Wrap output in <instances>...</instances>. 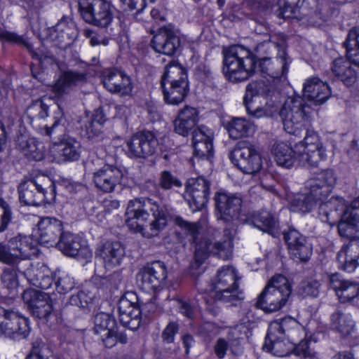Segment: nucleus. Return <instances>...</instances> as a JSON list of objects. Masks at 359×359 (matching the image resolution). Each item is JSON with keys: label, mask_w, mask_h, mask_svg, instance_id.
<instances>
[{"label": "nucleus", "mask_w": 359, "mask_h": 359, "mask_svg": "<svg viewBox=\"0 0 359 359\" xmlns=\"http://www.w3.org/2000/svg\"><path fill=\"white\" fill-rule=\"evenodd\" d=\"M126 216L130 229L150 238L157 236L166 226L168 212L165 206L153 199L141 198L129 201Z\"/></svg>", "instance_id": "f257e3e1"}, {"label": "nucleus", "mask_w": 359, "mask_h": 359, "mask_svg": "<svg viewBox=\"0 0 359 359\" xmlns=\"http://www.w3.org/2000/svg\"><path fill=\"white\" fill-rule=\"evenodd\" d=\"M359 224V196L346 206L337 225L339 235L349 240L337 255L339 269L353 272L359 266V236H355Z\"/></svg>", "instance_id": "f03ea898"}, {"label": "nucleus", "mask_w": 359, "mask_h": 359, "mask_svg": "<svg viewBox=\"0 0 359 359\" xmlns=\"http://www.w3.org/2000/svg\"><path fill=\"white\" fill-rule=\"evenodd\" d=\"M314 79L310 78L304 84L302 98L289 97L284 103L280 116L284 130L289 134L297 135L302 122L307 121L313 113L314 105Z\"/></svg>", "instance_id": "7ed1b4c3"}, {"label": "nucleus", "mask_w": 359, "mask_h": 359, "mask_svg": "<svg viewBox=\"0 0 359 359\" xmlns=\"http://www.w3.org/2000/svg\"><path fill=\"white\" fill-rule=\"evenodd\" d=\"M346 56L335 58L330 65V77L333 82H341L346 88L353 87L358 73L352 65L359 67V27H352L344 42Z\"/></svg>", "instance_id": "20e7f679"}, {"label": "nucleus", "mask_w": 359, "mask_h": 359, "mask_svg": "<svg viewBox=\"0 0 359 359\" xmlns=\"http://www.w3.org/2000/svg\"><path fill=\"white\" fill-rule=\"evenodd\" d=\"M243 298V293L238 290L236 269L229 266L218 271L212 281L211 290L202 296L207 309L213 313L216 312L214 306L217 302L233 304Z\"/></svg>", "instance_id": "39448f33"}, {"label": "nucleus", "mask_w": 359, "mask_h": 359, "mask_svg": "<svg viewBox=\"0 0 359 359\" xmlns=\"http://www.w3.org/2000/svg\"><path fill=\"white\" fill-rule=\"evenodd\" d=\"M223 72L230 81L236 83L247 80L252 74L255 60L253 53L241 45L224 47L222 50Z\"/></svg>", "instance_id": "423d86ee"}, {"label": "nucleus", "mask_w": 359, "mask_h": 359, "mask_svg": "<svg viewBox=\"0 0 359 359\" xmlns=\"http://www.w3.org/2000/svg\"><path fill=\"white\" fill-rule=\"evenodd\" d=\"M291 293L288 279L280 274L275 275L258 296L256 306L266 313L278 311L286 305Z\"/></svg>", "instance_id": "0eeeda50"}, {"label": "nucleus", "mask_w": 359, "mask_h": 359, "mask_svg": "<svg viewBox=\"0 0 359 359\" xmlns=\"http://www.w3.org/2000/svg\"><path fill=\"white\" fill-rule=\"evenodd\" d=\"M18 193L20 202L26 205L39 206L45 202L49 203L55 198V186L45 177L22 182Z\"/></svg>", "instance_id": "6e6552de"}, {"label": "nucleus", "mask_w": 359, "mask_h": 359, "mask_svg": "<svg viewBox=\"0 0 359 359\" xmlns=\"http://www.w3.org/2000/svg\"><path fill=\"white\" fill-rule=\"evenodd\" d=\"M215 201L218 219L233 226L249 222L250 216L243 208V200L240 196L218 192L215 196Z\"/></svg>", "instance_id": "1a4fd4ad"}, {"label": "nucleus", "mask_w": 359, "mask_h": 359, "mask_svg": "<svg viewBox=\"0 0 359 359\" xmlns=\"http://www.w3.org/2000/svg\"><path fill=\"white\" fill-rule=\"evenodd\" d=\"M272 332L269 327L263 349L272 353L274 355L278 357H285L288 355L291 352H294L295 355L302 357L309 358L311 356L309 350V343L312 341V335L297 344L296 341H291L288 339H285L283 336L278 334V332Z\"/></svg>", "instance_id": "9d476101"}, {"label": "nucleus", "mask_w": 359, "mask_h": 359, "mask_svg": "<svg viewBox=\"0 0 359 359\" xmlns=\"http://www.w3.org/2000/svg\"><path fill=\"white\" fill-rule=\"evenodd\" d=\"M82 18L97 27L107 28L114 19V8L106 0H79Z\"/></svg>", "instance_id": "9b49d317"}, {"label": "nucleus", "mask_w": 359, "mask_h": 359, "mask_svg": "<svg viewBox=\"0 0 359 359\" xmlns=\"http://www.w3.org/2000/svg\"><path fill=\"white\" fill-rule=\"evenodd\" d=\"M263 46L266 48L277 49L278 56L271 59L270 57L262 58L259 61V67L262 74L271 78H280L287 73L288 62L286 58L285 48L286 39L284 36L280 37L273 36L268 42H264Z\"/></svg>", "instance_id": "f8f14e48"}, {"label": "nucleus", "mask_w": 359, "mask_h": 359, "mask_svg": "<svg viewBox=\"0 0 359 359\" xmlns=\"http://www.w3.org/2000/svg\"><path fill=\"white\" fill-rule=\"evenodd\" d=\"M323 280L327 288L334 292L340 304L352 305L359 299V283L345 279L337 272L324 273Z\"/></svg>", "instance_id": "ddd939ff"}, {"label": "nucleus", "mask_w": 359, "mask_h": 359, "mask_svg": "<svg viewBox=\"0 0 359 359\" xmlns=\"http://www.w3.org/2000/svg\"><path fill=\"white\" fill-rule=\"evenodd\" d=\"M231 162L245 174L258 172L262 167L260 154L250 142H239L230 154Z\"/></svg>", "instance_id": "4468645a"}, {"label": "nucleus", "mask_w": 359, "mask_h": 359, "mask_svg": "<svg viewBox=\"0 0 359 359\" xmlns=\"http://www.w3.org/2000/svg\"><path fill=\"white\" fill-rule=\"evenodd\" d=\"M30 332L29 320L0 306V333L15 340L25 339Z\"/></svg>", "instance_id": "2eb2a0df"}, {"label": "nucleus", "mask_w": 359, "mask_h": 359, "mask_svg": "<svg viewBox=\"0 0 359 359\" xmlns=\"http://www.w3.org/2000/svg\"><path fill=\"white\" fill-rule=\"evenodd\" d=\"M158 147V140L150 131L134 134L126 142V154L130 158H146L154 155Z\"/></svg>", "instance_id": "dca6fc26"}, {"label": "nucleus", "mask_w": 359, "mask_h": 359, "mask_svg": "<svg viewBox=\"0 0 359 359\" xmlns=\"http://www.w3.org/2000/svg\"><path fill=\"white\" fill-rule=\"evenodd\" d=\"M123 170L116 165L104 164L91 172V180L95 188L102 193H112L122 184Z\"/></svg>", "instance_id": "f3484780"}, {"label": "nucleus", "mask_w": 359, "mask_h": 359, "mask_svg": "<svg viewBox=\"0 0 359 359\" xmlns=\"http://www.w3.org/2000/svg\"><path fill=\"white\" fill-rule=\"evenodd\" d=\"M120 323L130 330L137 329L141 323L142 309L137 296L128 293L123 296L118 303Z\"/></svg>", "instance_id": "a211bd4d"}, {"label": "nucleus", "mask_w": 359, "mask_h": 359, "mask_svg": "<svg viewBox=\"0 0 359 359\" xmlns=\"http://www.w3.org/2000/svg\"><path fill=\"white\" fill-rule=\"evenodd\" d=\"M210 186V182L203 177L188 180L184 197L193 212L201 210L208 203Z\"/></svg>", "instance_id": "6ab92c4d"}, {"label": "nucleus", "mask_w": 359, "mask_h": 359, "mask_svg": "<svg viewBox=\"0 0 359 359\" xmlns=\"http://www.w3.org/2000/svg\"><path fill=\"white\" fill-rule=\"evenodd\" d=\"M57 246L65 255L76 257L86 263L93 258V252L86 241L69 232L63 233Z\"/></svg>", "instance_id": "aec40b11"}, {"label": "nucleus", "mask_w": 359, "mask_h": 359, "mask_svg": "<svg viewBox=\"0 0 359 359\" xmlns=\"http://www.w3.org/2000/svg\"><path fill=\"white\" fill-rule=\"evenodd\" d=\"M212 253L224 260L229 259L232 254V241L229 238L222 242L212 243L207 239L196 243L194 252L196 264L200 266Z\"/></svg>", "instance_id": "412c9836"}, {"label": "nucleus", "mask_w": 359, "mask_h": 359, "mask_svg": "<svg viewBox=\"0 0 359 359\" xmlns=\"http://www.w3.org/2000/svg\"><path fill=\"white\" fill-rule=\"evenodd\" d=\"M290 257L296 262H306L312 255V245L297 230L290 228L283 233Z\"/></svg>", "instance_id": "4be33fe9"}, {"label": "nucleus", "mask_w": 359, "mask_h": 359, "mask_svg": "<svg viewBox=\"0 0 359 359\" xmlns=\"http://www.w3.org/2000/svg\"><path fill=\"white\" fill-rule=\"evenodd\" d=\"M125 255V250L118 241H107L99 243L96 248L95 258L103 264L106 270L118 266Z\"/></svg>", "instance_id": "5701e85b"}, {"label": "nucleus", "mask_w": 359, "mask_h": 359, "mask_svg": "<svg viewBox=\"0 0 359 359\" xmlns=\"http://www.w3.org/2000/svg\"><path fill=\"white\" fill-rule=\"evenodd\" d=\"M166 276L167 271L165 264L157 261L144 267L137 274V280L140 282L142 290L151 292L158 288Z\"/></svg>", "instance_id": "b1692460"}, {"label": "nucleus", "mask_w": 359, "mask_h": 359, "mask_svg": "<svg viewBox=\"0 0 359 359\" xmlns=\"http://www.w3.org/2000/svg\"><path fill=\"white\" fill-rule=\"evenodd\" d=\"M180 46L179 36L168 27L160 28L151 41V46L156 53L169 56L173 55Z\"/></svg>", "instance_id": "393cba45"}, {"label": "nucleus", "mask_w": 359, "mask_h": 359, "mask_svg": "<svg viewBox=\"0 0 359 359\" xmlns=\"http://www.w3.org/2000/svg\"><path fill=\"white\" fill-rule=\"evenodd\" d=\"M102 81L104 88L111 93L128 95L133 90L130 76L116 69H106L102 74Z\"/></svg>", "instance_id": "a878e982"}, {"label": "nucleus", "mask_w": 359, "mask_h": 359, "mask_svg": "<svg viewBox=\"0 0 359 359\" xmlns=\"http://www.w3.org/2000/svg\"><path fill=\"white\" fill-rule=\"evenodd\" d=\"M22 297L34 316L39 319H48L52 313L53 306L50 299L46 293L27 291L24 292Z\"/></svg>", "instance_id": "bb28decb"}, {"label": "nucleus", "mask_w": 359, "mask_h": 359, "mask_svg": "<svg viewBox=\"0 0 359 359\" xmlns=\"http://www.w3.org/2000/svg\"><path fill=\"white\" fill-rule=\"evenodd\" d=\"M53 161L60 163L65 161H75L81 156V144L73 138H67L59 143H53L49 149Z\"/></svg>", "instance_id": "cd10ccee"}, {"label": "nucleus", "mask_w": 359, "mask_h": 359, "mask_svg": "<svg viewBox=\"0 0 359 359\" xmlns=\"http://www.w3.org/2000/svg\"><path fill=\"white\" fill-rule=\"evenodd\" d=\"M62 222L55 218L46 217L38 223L39 241L41 244L48 246L57 245L64 232Z\"/></svg>", "instance_id": "c85d7f7f"}, {"label": "nucleus", "mask_w": 359, "mask_h": 359, "mask_svg": "<svg viewBox=\"0 0 359 359\" xmlns=\"http://www.w3.org/2000/svg\"><path fill=\"white\" fill-rule=\"evenodd\" d=\"M87 81V74L84 72L68 70L62 72L53 87V91L57 97L69 95L76 88Z\"/></svg>", "instance_id": "c756f323"}, {"label": "nucleus", "mask_w": 359, "mask_h": 359, "mask_svg": "<svg viewBox=\"0 0 359 359\" xmlns=\"http://www.w3.org/2000/svg\"><path fill=\"white\" fill-rule=\"evenodd\" d=\"M76 36L74 22L69 16H63L57 23L50 29V39L57 46H67L71 43Z\"/></svg>", "instance_id": "7c9ffc66"}, {"label": "nucleus", "mask_w": 359, "mask_h": 359, "mask_svg": "<svg viewBox=\"0 0 359 359\" xmlns=\"http://www.w3.org/2000/svg\"><path fill=\"white\" fill-rule=\"evenodd\" d=\"M262 86V83L256 81L250 83L247 86L246 93L243 99V102L248 114L257 118L271 115V113L267 109L257 104L263 93Z\"/></svg>", "instance_id": "2f4dec72"}, {"label": "nucleus", "mask_w": 359, "mask_h": 359, "mask_svg": "<svg viewBox=\"0 0 359 359\" xmlns=\"http://www.w3.org/2000/svg\"><path fill=\"white\" fill-rule=\"evenodd\" d=\"M329 328L340 338L346 339L352 337L356 330V325L351 313L337 310L330 315Z\"/></svg>", "instance_id": "473e14b6"}, {"label": "nucleus", "mask_w": 359, "mask_h": 359, "mask_svg": "<svg viewBox=\"0 0 359 359\" xmlns=\"http://www.w3.org/2000/svg\"><path fill=\"white\" fill-rule=\"evenodd\" d=\"M9 243L11 250L18 256V262L32 259L39 252L36 242L29 236L18 235L11 238Z\"/></svg>", "instance_id": "72a5a7b5"}, {"label": "nucleus", "mask_w": 359, "mask_h": 359, "mask_svg": "<svg viewBox=\"0 0 359 359\" xmlns=\"http://www.w3.org/2000/svg\"><path fill=\"white\" fill-rule=\"evenodd\" d=\"M116 328V321L106 313H97L94 318V331L99 334L106 347L111 348L114 346V338L109 337L114 333Z\"/></svg>", "instance_id": "f704fd0d"}, {"label": "nucleus", "mask_w": 359, "mask_h": 359, "mask_svg": "<svg viewBox=\"0 0 359 359\" xmlns=\"http://www.w3.org/2000/svg\"><path fill=\"white\" fill-rule=\"evenodd\" d=\"M198 121V111L194 107L185 106L182 109L174 121L175 131L182 135L187 136Z\"/></svg>", "instance_id": "c9c22d12"}, {"label": "nucleus", "mask_w": 359, "mask_h": 359, "mask_svg": "<svg viewBox=\"0 0 359 359\" xmlns=\"http://www.w3.org/2000/svg\"><path fill=\"white\" fill-rule=\"evenodd\" d=\"M269 327L271 328V334H273V332H278V334L285 338L287 337L291 341H296V343L302 332V325L291 317L285 318L280 321L272 322Z\"/></svg>", "instance_id": "e433bc0d"}, {"label": "nucleus", "mask_w": 359, "mask_h": 359, "mask_svg": "<svg viewBox=\"0 0 359 359\" xmlns=\"http://www.w3.org/2000/svg\"><path fill=\"white\" fill-rule=\"evenodd\" d=\"M229 137L237 140L252 135L256 130L255 126L244 118L233 117L225 126Z\"/></svg>", "instance_id": "4c0bfd02"}, {"label": "nucleus", "mask_w": 359, "mask_h": 359, "mask_svg": "<svg viewBox=\"0 0 359 359\" xmlns=\"http://www.w3.org/2000/svg\"><path fill=\"white\" fill-rule=\"evenodd\" d=\"M248 223L272 236L276 235L278 233V220L271 212L266 210L257 212L253 216L250 217V220Z\"/></svg>", "instance_id": "58836bf2"}, {"label": "nucleus", "mask_w": 359, "mask_h": 359, "mask_svg": "<svg viewBox=\"0 0 359 359\" xmlns=\"http://www.w3.org/2000/svg\"><path fill=\"white\" fill-rule=\"evenodd\" d=\"M302 0H271V8H275L279 18H297Z\"/></svg>", "instance_id": "ea45409f"}, {"label": "nucleus", "mask_w": 359, "mask_h": 359, "mask_svg": "<svg viewBox=\"0 0 359 359\" xmlns=\"http://www.w3.org/2000/svg\"><path fill=\"white\" fill-rule=\"evenodd\" d=\"M164 100L166 103L178 105L182 102L188 94L189 84L182 82V85L177 83H161Z\"/></svg>", "instance_id": "a19ab883"}, {"label": "nucleus", "mask_w": 359, "mask_h": 359, "mask_svg": "<svg viewBox=\"0 0 359 359\" xmlns=\"http://www.w3.org/2000/svg\"><path fill=\"white\" fill-rule=\"evenodd\" d=\"M182 82L189 84L187 72L181 65L172 60L165 67L161 83L182 85Z\"/></svg>", "instance_id": "79ce46f5"}, {"label": "nucleus", "mask_w": 359, "mask_h": 359, "mask_svg": "<svg viewBox=\"0 0 359 359\" xmlns=\"http://www.w3.org/2000/svg\"><path fill=\"white\" fill-rule=\"evenodd\" d=\"M313 184L312 180L309 181L306 187H309V190L297 194L292 200L291 208L293 211L307 213L312 210L314 203V195L312 190Z\"/></svg>", "instance_id": "37998d69"}, {"label": "nucleus", "mask_w": 359, "mask_h": 359, "mask_svg": "<svg viewBox=\"0 0 359 359\" xmlns=\"http://www.w3.org/2000/svg\"><path fill=\"white\" fill-rule=\"evenodd\" d=\"M274 155L277 163L285 168H291L295 162L294 151L287 144L281 142L277 144L273 148Z\"/></svg>", "instance_id": "c03bdc74"}, {"label": "nucleus", "mask_w": 359, "mask_h": 359, "mask_svg": "<svg viewBox=\"0 0 359 359\" xmlns=\"http://www.w3.org/2000/svg\"><path fill=\"white\" fill-rule=\"evenodd\" d=\"M337 182V178L334 176V171L331 169H325L320 172L316 171V196L318 194V190L325 189L326 195L332 192Z\"/></svg>", "instance_id": "a18cd8bd"}, {"label": "nucleus", "mask_w": 359, "mask_h": 359, "mask_svg": "<svg viewBox=\"0 0 359 359\" xmlns=\"http://www.w3.org/2000/svg\"><path fill=\"white\" fill-rule=\"evenodd\" d=\"M19 147L21 152L28 159L41 161L43 158V147L34 138L22 141Z\"/></svg>", "instance_id": "49530a36"}, {"label": "nucleus", "mask_w": 359, "mask_h": 359, "mask_svg": "<svg viewBox=\"0 0 359 359\" xmlns=\"http://www.w3.org/2000/svg\"><path fill=\"white\" fill-rule=\"evenodd\" d=\"M29 275L32 284L42 290L49 289L53 284V278L46 267L33 271L32 274Z\"/></svg>", "instance_id": "de8ad7c7"}, {"label": "nucleus", "mask_w": 359, "mask_h": 359, "mask_svg": "<svg viewBox=\"0 0 359 359\" xmlns=\"http://www.w3.org/2000/svg\"><path fill=\"white\" fill-rule=\"evenodd\" d=\"M98 113L102 114V109L99 108L95 111L93 118L88 119L82 129L83 135L88 139L97 136L101 131V126L104 123V120L102 117L97 118Z\"/></svg>", "instance_id": "09e8293b"}, {"label": "nucleus", "mask_w": 359, "mask_h": 359, "mask_svg": "<svg viewBox=\"0 0 359 359\" xmlns=\"http://www.w3.org/2000/svg\"><path fill=\"white\" fill-rule=\"evenodd\" d=\"M54 122L51 126H46L41 128V134L51 137L53 135L57 134L64 130L67 122L63 111L59 107L55 111Z\"/></svg>", "instance_id": "8fccbe9b"}, {"label": "nucleus", "mask_w": 359, "mask_h": 359, "mask_svg": "<svg viewBox=\"0 0 359 359\" xmlns=\"http://www.w3.org/2000/svg\"><path fill=\"white\" fill-rule=\"evenodd\" d=\"M313 135V130H308L306 135L302 142V144L304 147V149L300 154L299 160L303 163L304 165H308L311 167L312 166V163L310 160L313 158V151L310 147H312L314 143Z\"/></svg>", "instance_id": "3c124183"}, {"label": "nucleus", "mask_w": 359, "mask_h": 359, "mask_svg": "<svg viewBox=\"0 0 359 359\" xmlns=\"http://www.w3.org/2000/svg\"><path fill=\"white\" fill-rule=\"evenodd\" d=\"M26 359H59L46 344L35 342Z\"/></svg>", "instance_id": "603ef678"}, {"label": "nucleus", "mask_w": 359, "mask_h": 359, "mask_svg": "<svg viewBox=\"0 0 359 359\" xmlns=\"http://www.w3.org/2000/svg\"><path fill=\"white\" fill-rule=\"evenodd\" d=\"M54 278L55 287L59 293H67L74 287L73 279L65 272H55Z\"/></svg>", "instance_id": "864d4df0"}, {"label": "nucleus", "mask_w": 359, "mask_h": 359, "mask_svg": "<svg viewBox=\"0 0 359 359\" xmlns=\"http://www.w3.org/2000/svg\"><path fill=\"white\" fill-rule=\"evenodd\" d=\"M316 106L325 103L332 95V90L327 82H323L316 76Z\"/></svg>", "instance_id": "5fc2aeb1"}, {"label": "nucleus", "mask_w": 359, "mask_h": 359, "mask_svg": "<svg viewBox=\"0 0 359 359\" xmlns=\"http://www.w3.org/2000/svg\"><path fill=\"white\" fill-rule=\"evenodd\" d=\"M175 224L179 226L184 233L190 236L189 241L196 243L198 234V226L196 223L189 222L182 217L177 216L175 218Z\"/></svg>", "instance_id": "6e6d98bb"}, {"label": "nucleus", "mask_w": 359, "mask_h": 359, "mask_svg": "<svg viewBox=\"0 0 359 359\" xmlns=\"http://www.w3.org/2000/svg\"><path fill=\"white\" fill-rule=\"evenodd\" d=\"M159 186L161 189L168 190L173 187H181L182 183L170 171L164 170L160 175Z\"/></svg>", "instance_id": "4d7b16f0"}, {"label": "nucleus", "mask_w": 359, "mask_h": 359, "mask_svg": "<svg viewBox=\"0 0 359 359\" xmlns=\"http://www.w3.org/2000/svg\"><path fill=\"white\" fill-rule=\"evenodd\" d=\"M48 106L40 100H36L27 109V114L31 118H44L48 116Z\"/></svg>", "instance_id": "13d9d810"}, {"label": "nucleus", "mask_w": 359, "mask_h": 359, "mask_svg": "<svg viewBox=\"0 0 359 359\" xmlns=\"http://www.w3.org/2000/svg\"><path fill=\"white\" fill-rule=\"evenodd\" d=\"M213 133L205 126L196 128L192 135V142H212Z\"/></svg>", "instance_id": "bf43d9fd"}, {"label": "nucleus", "mask_w": 359, "mask_h": 359, "mask_svg": "<svg viewBox=\"0 0 359 359\" xmlns=\"http://www.w3.org/2000/svg\"><path fill=\"white\" fill-rule=\"evenodd\" d=\"M11 219V211L8 204L0 198V233L5 231Z\"/></svg>", "instance_id": "052dcab7"}, {"label": "nucleus", "mask_w": 359, "mask_h": 359, "mask_svg": "<svg viewBox=\"0 0 359 359\" xmlns=\"http://www.w3.org/2000/svg\"><path fill=\"white\" fill-rule=\"evenodd\" d=\"M0 262L10 265L18 263V256L3 243H0Z\"/></svg>", "instance_id": "680f3d73"}, {"label": "nucleus", "mask_w": 359, "mask_h": 359, "mask_svg": "<svg viewBox=\"0 0 359 359\" xmlns=\"http://www.w3.org/2000/svg\"><path fill=\"white\" fill-rule=\"evenodd\" d=\"M192 144L195 155L200 158L209 156L213 150L212 142H192Z\"/></svg>", "instance_id": "e2e57ef3"}, {"label": "nucleus", "mask_w": 359, "mask_h": 359, "mask_svg": "<svg viewBox=\"0 0 359 359\" xmlns=\"http://www.w3.org/2000/svg\"><path fill=\"white\" fill-rule=\"evenodd\" d=\"M1 280L8 288H12L17 285V274L13 269H5L2 275Z\"/></svg>", "instance_id": "0e129e2a"}, {"label": "nucleus", "mask_w": 359, "mask_h": 359, "mask_svg": "<svg viewBox=\"0 0 359 359\" xmlns=\"http://www.w3.org/2000/svg\"><path fill=\"white\" fill-rule=\"evenodd\" d=\"M177 332L178 326L175 323L171 322L168 323L162 333L163 341L167 344L172 343Z\"/></svg>", "instance_id": "69168bd1"}, {"label": "nucleus", "mask_w": 359, "mask_h": 359, "mask_svg": "<svg viewBox=\"0 0 359 359\" xmlns=\"http://www.w3.org/2000/svg\"><path fill=\"white\" fill-rule=\"evenodd\" d=\"M90 297L83 291H79L76 294H72L69 299L72 305L81 308L87 306Z\"/></svg>", "instance_id": "338daca9"}, {"label": "nucleus", "mask_w": 359, "mask_h": 359, "mask_svg": "<svg viewBox=\"0 0 359 359\" xmlns=\"http://www.w3.org/2000/svg\"><path fill=\"white\" fill-rule=\"evenodd\" d=\"M83 34L88 39H90V43L93 46L100 45L102 43L103 45L108 44V39H100V36H98L93 30L90 29H85L83 30Z\"/></svg>", "instance_id": "774afa93"}]
</instances>
